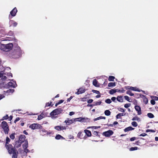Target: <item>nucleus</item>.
<instances>
[{
  "instance_id": "nucleus-1",
  "label": "nucleus",
  "mask_w": 158,
  "mask_h": 158,
  "mask_svg": "<svg viewBox=\"0 0 158 158\" xmlns=\"http://www.w3.org/2000/svg\"><path fill=\"white\" fill-rule=\"evenodd\" d=\"M10 139L8 137H7L6 139V147L8 151V152L11 153V152L10 149H11L12 148H13L11 145L8 144V143L10 142Z\"/></svg>"
},
{
  "instance_id": "nucleus-2",
  "label": "nucleus",
  "mask_w": 158,
  "mask_h": 158,
  "mask_svg": "<svg viewBox=\"0 0 158 158\" xmlns=\"http://www.w3.org/2000/svg\"><path fill=\"white\" fill-rule=\"evenodd\" d=\"M2 127L4 129L5 134H7L9 131V129L7 123L5 121L2 122Z\"/></svg>"
},
{
  "instance_id": "nucleus-3",
  "label": "nucleus",
  "mask_w": 158,
  "mask_h": 158,
  "mask_svg": "<svg viewBox=\"0 0 158 158\" xmlns=\"http://www.w3.org/2000/svg\"><path fill=\"white\" fill-rule=\"evenodd\" d=\"M62 110L61 109H57L53 110L50 114L51 116H54L57 115L62 112Z\"/></svg>"
},
{
  "instance_id": "nucleus-4",
  "label": "nucleus",
  "mask_w": 158,
  "mask_h": 158,
  "mask_svg": "<svg viewBox=\"0 0 158 158\" xmlns=\"http://www.w3.org/2000/svg\"><path fill=\"white\" fill-rule=\"evenodd\" d=\"M41 125L38 123H33L29 126V127L32 130L40 129L41 128Z\"/></svg>"
},
{
  "instance_id": "nucleus-5",
  "label": "nucleus",
  "mask_w": 158,
  "mask_h": 158,
  "mask_svg": "<svg viewBox=\"0 0 158 158\" xmlns=\"http://www.w3.org/2000/svg\"><path fill=\"white\" fill-rule=\"evenodd\" d=\"M11 152V153L8 152L9 154H13L12 158H17V155L18 154V151L14 149L13 148H12L11 149H10Z\"/></svg>"
},
{
  "instance_id": "nucleus-6",
  "label": "nucleus",
  "mask_w": 158,
  "mask_h": 158,
  "mask_svg": "<svg viewBox=\"0 0 158 158\" xmlns=\"http://www.w3.org/2000/svg\"><path fill=\"white\" fill-rule=\"evenodd\" d=\"M89 119L87 118L79 117L75 118V122H85L87 120Z\"/></svg>"
},
{
  "instance_id": "nucleus-7",
  "label": "nucleus",
  "mask_w": 158,
  "mask_h": 158,
  "mask_svg": "<svg viewBox=\"0 0 158 158\" xmlns=\"http://www.w3.org/2000/svg\"><path fill=\"white\" fill-rule=\"evenodd\" d=\"M113 133V132L112 130H109L107 131L103 132L102 134L106 137H108L112 135Z\"/></svg>"
},
{
  "instance_id": "nucleus-8",
  "label": "nucleus",
  "mask_w": 158,
  "mask_h": 158,
  "mask_svg": "<svg viewBox=\"0 0 158 158\" xmlns=\"http://www.w3.org/2000/svg\"><path fill=\"white\" fill-rule=\"evenodd\" d=\"M75 122V118L70 119L69 118H67L65 120L64 122L65 123L66 125H69Z\"/></svg>"
},
{
  "instance_id": "nucleus-9",
  "label": "nucleus",
  "mask_w": 158,
  "mask_h": 158,
  "mask_svg": "<svg viewBox=\"0 0 158 158\" xmlns=\"http://www.w3.org/2000/svg\"><path fill=\"white\" fill-rule=\"evenodd\" d=\"M13 44H6V52H8L10 50H11L13 48Z\"/></svg>"
},
{
  "instance_id": "nucleus-10",
  "label": "nucleus",
  "mask_w": 158,
  "mask_h": 158,
  "mask_svg": "<svg viewBox=\"0 0 158 158\" xmlns=\"http://www.w3.org/2000/svg\"><path fill=\"white\" fill-rule=\"evenodd\" d=\"M135 110L137 111L138 115H140L142 114L141 108L138 105H135Z\"/></svg>"
},
{
  "instance_id": "nucleus-11",
  "label": "nucleus",
  "mask_w": 158,
  "mask_h": 158,
  "mask_svg": "<svg viewBox=\"0 0 158 158\" xmlns=\"http://www.w3.org/2000/svg\"><path fill=\"white\" fill-rule=\"evenodd\" d=\"M85 91V89L81 88L78 89L77 91L75 93L77 94L78 95L84 93Z\"/></svg>"
},
{
  "instance_id": "nucleus-12",
  "label": "nucleus",
  "mask_w": 158,
  "mask_h": 158,
  "mask_svg": "<svg viewBox=\"0 0 158 158\" xmlns=\"http://www.w3.org/2000/svg\"><path fill=\"white\" fill-rule=\"evenodd\" d=\"M12 81H13V80H12ZM8 85L9 87H12L14 88L17 85L16 82L14 81L9 82L8 83Z\"/></svg>"
},
{
  "instance_id": "nucleus-13",
  "label": "nucleus",
  "mask_w": 158,
  "mask_h": 158,
  "mask_svg": "<svg viewBox=\"0 0 158 158\" xmlns=\"http://www.w3.org/2000/svg\"><path fill=\"white\" fill-rule=\"evenodd\" d=\"M17 10L16 7L14 8L10 12V14L12 16H15L17 12Z\"/></svg>"
},
{
  "instance_id": "nucleus-14",
  "label": "nucleus",
  "mask_w": 158,
  "mask_h": 158,
  "mask_svg": "<svg viewBox=\"0 0 158 158\" xmlns=\"http://www.w3.org/2000/svg\"><path fill=\"white\" fill-rule=\"evenodd\" d=\"M25 139V136L24 135H20L19 138V141L20 143L23 142Z\"/></svg>"
},
{
  "instance_id": "nucleus-15",
  "label": "nucleus",
  "mask_w": 158,
  "mask_h": 158,
  "mask_svg": "<svg viewBox=\"0 0 158 158\" xmlns=\"http://www.w3.org/2000/svg\"><path fill=\"white\" fill-rule=\"evenodd\" d=\"M127 89H130L131 90H132L136 91H138L139 92L140 91V90L139 89H138L136 87H130L128 86L127 88Z\"/></svg>"
},
{
  "instance_id": "nucleus-16",
  "label": "nucleus",
  "mask_w": 158,
  "mask_h": 158,
  "mask_svg": "<svg viewBox=\"0 0 158 158\" xmlns=\"http://www.w3.org/2000/svg\"><path fill=\"white\" fill-rule=\"evenodd\" d=\"M120 90H118V89H114L110 90L109 93L111 94H113L114 93H115L116 92H120Z\"/></svg>"
},
{
  "instance_id": "nucleus-17",
  "label": "nucleus",
  "mask_w": 158,
  "mask_h": 158,
  "mask_svg": "<svg viewBox=\"0 0 158 158\" xmlns=\"http://www.w3.org/2000/svg\"><path fill=\"white\" fill-rule=\"evenodd\" d=\"M0 49L4 51H5V50H6V44H0Z\"/></svg>"
},
{
  "instance_id": "nucleus-18",
  "label": "nucleus",
  "mask_w": 158,
  "mask_h": 158,
  "mask_svg": "<svg viewBox=\"0 0 158 158\" xmlns=\"http://www.w3.org/2000/svg\"><path fill=\"white\" fill-rule=\"evenodd\" d=\"M93 85L97 87H98L99 86V84L98 83L96 79H94L93 82Z\"/></svg>"
},
{
  "instance_id": "nucleus-19",
  "label": "nucleus",
  "mask_w": 158,
  "mask_h": 158,
  "mask_svg": "<svg viewBox=\"0 0 158 158\" xmlns=\"http://www.w3.org/2000/svg\"><path fill=\"white\" fill-rule=\"evenodd\" d=\"M84 132L88 136L90 137L91 136V133L90 131L87 130H84Z\"/></svg>"
},
{
  "instance_id": "nucleus-20",
  "label": "nucleus",
  "mask_w": 158,
  "mask_h": 158,
  "mask_svg": "<svg viewBox=\"0 0 158 158\" xmlns=\"http://www.w3.org/2000/svg\"><path fill=\"white\" fill-rule=\"evenodd\" d=\"M153 98H154L152 99L151 101V103L152 105H154L155 103V102L154 100H158V97H154Z\"/></svg>"
},
{
  "instance_id": "nucleus-21",
  "label": "nucleus",
  "mask_w": 158,
  "mask_h": 158,
  "mask_svg": "<svg viewBox=\"0 0 158 158\" xmlns=\"http://www.w3.org/2000/svg\"><path fill=\"white\" fill-rule=\"evenodd\" d=\"M134 129V128L131 127H129L126 128L124 130V131L125 132H127L129 131H131Z\"/></svg>"
},
{
  "instance_id": "nucleus-22",
  "label": "nucleus",
  "mask_w": 158,
  "mask_h": 158,
  "mask_svg": "<svg viewBox=\"0 0 158 158\" xmlns=\"http://www.w3.org/2000/svg\"><path fill=\"white\" fill-rule=\"evenodd\" d=\"M117 99L118 102H123V97L122 96H118L117 98Z\"/></svg>"
},
{
  "instance_id": "nucleus-23",
  "label": "nucleus",
  "mask_w": 158,
  "mask_h": 158,
  "mask_svg": "<svg viewBox=\"0 0 158 158\" xmlns=\"http://www.w3.org/2000/svg\"><path fill=\"white\" fill-rule=\"evenodd\" d=\"M106 118L105 117H102V116H100L99 117H98L96 118H94V121H95L97 120H100V119H105Z\"/></svg>"
},
{
  "instance_id": "nucleus-24",
  "label": "nucleus",
  "mask_w": 158,
  "mask_h": 158,
  "mask_svg": "<svg viewBox=\"0 0 158 158\" xmlns=\"http://www.w3.org/2000/svg\"><path fill=\"white\" fill-rule=\"evenodd\" d=\"M132 120L133 121L136 120L138 121H140V118L138 117L137 116H135V117H133L132 119Z\"/></svg>"
},
{
  "instance_id": "nucleus-25",
  "label": "nucleus",
  "mask_w": 158,
  "mask_h": 158,
  "mask_svg": "<svg viewBox=\"0 0 158 158\" xmlns=\"http://www.w3.org/2000/svg\"><path fill=\"white\" fill-rule=\"evenodd\" d=\"M116 85L115 83L114 82H110L108 83V86L110 87H113V86H114Z\"/></svg>"
},
{
  "instance_id": "nucleus-26",
  "label": "nucleus",
  "mask_w": 158,
  "mask_h": 158,
  "mask_svg": "<svg viewBox=\"0 0 158 158\" xmlns=\"http://www.w3.org/2000/svg\"><path fill=\"white\" fill-rule=\"evenodd\" d=\"M55 138L56 139H64L63 137L61 135H57L56 136Z\"/></svg>"
},
{
  "instance_id": "nucleus-27",
  "label": "nucleus",
  "mask_w": 158,
  "mask_h": 158,
  "mask_svg": "<svg viewBox=\"0 0 158 158\" xmlns=\"http://www.w3.org/2000/svg\"><path fill=\"white\" fill-rule=\"evenodd\" d=\"M44 114L43 113H41L40 115L38 116V120H40L42 119L44 117Z\"/></svg>"
},
{
  "instance_id": "nucleus-28",
  "label": "nucleus",
  "mask_w": 158,
  "mask_h": 158,
  "mask_svg": "<svg viewBox=\"0 0 158 158\" xmlns=\"http://www.w3.org/2000/svg\"><path fill=\"white\" fill-rule=\"evenodd\" d=\"M105 114L107 116H109L110 114V112L109 110H107L105 111Z\"/></svg>"
},
{
  "instance_id": "nucleus-29",
  "label": "nucleus",
  "mask_w": 158,
  "mask_h": 158,
  "mask_svg": "<svg viewBox=\"0 0 158 158\" xmlns=\"http://www.w3.org/2000/svg\"><path fill=\"white\" fill-rule=\"evenodd\" d=\"M114 78L115 77H114L113 76H110L109 77L108 80L109 81H113Z\"/></svg>"
},
{
  "instance_id": "nucleus-30",
  "label": "nucleus",
  "mask_w": 158,
  "mask_h": 158,
  "mask_svg": "<svg viewBox=\"0 0 158 158\" xmlns=\"http://www.w3.org/2000/svg\"><path fill=\"white\" fill-rule=\"evenodd\" d=\"M10 23H12L13 24V25L14 27H15L17 26V23L16 22L13 21L11 20L10 21Z\"/></svg>"
},
{
  "instance_id": "nucleus-31",
  "label": "nucleus",
  "mask_w": 158,
  "mask_h": 158,
  "mask_svg": "<svg viewBox=\"0 0 158 158\" xmlns=\"http://www.w3.org/2000/svg\"><path fill=\"white\" fill-rule=\"evenodd\" d=\"M147 115L148 117L152 118L154 117V115L151 113H148L147 114Z\"/></svg>"
},
{
  "instance_id": "nucleus-32",
  "label": "nucleus",
  "mask_w": 158,
  "mask_h": 158,
  "mask_svg": "<svg viewBox=\"0 0 158 158\" xmlns=\"http://www.w3.org/2000/svg\"><path fill=\"white\" fill-rule=\"evenodd\" d=\"M131 124L133 127H136L138 125L137 123L135 121L132 122L131 123Z\"/></svg>"
},
{
  "instance_id": "nucleus-33",
  "label": "nucleus",
  "mask_w": 158,
  "mask_h": 158,
  "mask_svg": "<svg viewBox=\"0 0 158 158\" xmlns=\"http://www.w3.org/2000/svg\"><path fill=\"white\" fill-rule=\"evenodd\" d=\"M127 94L130 95L131 96H133L134 95V94L132 93L131 92L130 90H128L127 91Z\"/></svg>"
},
{
  "instance_id": "nucleus-34",
  "label": "nucleus",
  "mask_w": 158,
  "mask_h": 158,
  "mask_svg": "<svg viewBox=\"0 0 158 158\" xmlns=\"http://www.w3.org/2000/svg\"><path fill=\"white\" fill-rule=\"evenodd\" d=\"M55 129L58 131H61L60 126H56L55 127Z\"/></svg>"
},
{
  "instance_id": "nucleus-35",
  "label": "nucleus",
  "mask_w": 158,
  "mask_h": 158,
  "mask_svg": "<svg viewBox=\"0 0 158 158\" xmlns=\"http://www.w3.org/2000/svg\"><path fill=\"white\" fill-rule=\"evenodd\" d=\"M28 146V143L27 142H25L23 145V148H27Z\"/></svg>"
},
{
  "instance_id": "nucleus-36",
  "label": "nucleus",
  "mask_w": 158,
  "mask_h": 158,
  "mask_svg": "<svg viewBox=\"0 0 158 158\" xmlns=\"http://www.w3.org/2000/svg\"><path fill=\"white\" fill-rule=\"evenodd\" d=\"M138 148L137 147H132L130 148V151H133L134 150H135L138 149Z\"/></svg>"
},
{
  "instance_id": "nucleus-37",
  "label": "nucleus",
  "mask_w": 158,
  "mask_h": 158,
  "mask_svg": "<svg viewBox=\"0 0 158 158\" xmlns=\"http://www.w3.org/2000/svg\"><path fill=\"white\" fill-rule=\"evenodd\" d=\"M143 101L146 104H147L148 102V100L146 98L144 97L143 99Z\"/></svg>"
},
{
  "instance_id": "nucleus-38",
  "label": "nucleus",
  "mask_w": 158,
  "mask_h": 158,
  "mask_svg": "<svg viewBox=\"0 0 158 158\" xmlns=\"http://www.w3.org/2000/svg\"><path fill=\"white\" fill-rule=\"evenodd\" d=\"M15 133H12V134L10 135V138L12 139H15Z\"/></svg>"
},
{
  "instance_id": "nucleus-39",
  "label": "nucleus",
  "mask_w": 158,
  "mask_h": 158,
  "mask_svg": "<svg viewBox=\"0 0 158 158\" xmlns=\"http://www.w3.org/2000/svg\"><path fill=\"white\" fill-rule=\"evenodd\" d=\"M105 102L106 103H108V104H110L111 102V101L110 99H106L105 100Z\"/></svg>"
},
{
  "instance_id": "nucleus-40",
  "label": "nucleus",
  "mask_w": 158,
  "mask_h": 158,
  "mask_svg": "<svg viewBox=\"0 0 158 158\" xmlns=\"http://www.w3.org/2000/svg\"><path fill=\"white\" fill-rule=\"evenodd\" d=\"M124 98H125V99L127 100V101H128L130 102H131V101H130V98H129L128 96H124Z\"/></svg>"
},
{
  "instance_id": "nucleus-41",
  "label": "nucleus",
  "mask_w": 158,
  "mask_h": 158,
  "mask_svg": "<svg viewBox=\"0 0 158 158\" xmlns=\"http://www.w3.org/2000/svg\"><path fill=\"white\" fill-rule=\"evenodd\" d=\"M123 116V114L122 113H120L116 115V118H119L120 117H121L122 116Z\"/></svg>"
},
{
  "instance_id": "nucleus-42",
  "label": "nucleus",
  "mask_w": 158,
  "mask_h": 158,
  "mask_svg": "<svg viewBox=\"0 0 158 158\" xmlns=\"http://www.w3.org/2000/svg\"><path fill=\"white\" fill-rule=\"evenodd\" d=\"M95 104L94 105H99L101 103V102H94Z\"/></svg>"
},
{
  "instance_id": "nucleus-43",
  "label": "nucleus",
  "mask_w": 158,
  "mask_h": 158,
  "mask_svg": "<svg viewBox=\"0 0 158 158\" xmlns=\"http://www.w3.org/2000/svg\"><path fill=\"white\" fill-rule=\"evenodd\" d=\"M91 127L92 128H93L94 129H96L100 128V127L93 126V127H89L87 128L89 129Z\"/></svg>"
},
{
  "instance_id": "nucleus-44",
  "label": "nucleus",
  "mask_w": 158,
  "mask_h": 158,
  "mask_svg": "<svg viewBox=\"0 0 158 158\" xmlns=\"http://www.w3.org/2000/svg\"><path fill=\"white\" fill-rule=\"evenodd\" d=\"M131 105V104H126L124 105V107L126 108H127L129 107Z\"/></svg>"
},
{
  "instance_id": "nucleus-45",
  "label": "nucleus",
  "mask_w": 158,
  "mask_h": 158,
  "mask_svg": "<svg viewBox=\"0 0 158 158\" xmlns=\"http://www.w3.org/2000/svg\"><path fill=\"white\" fill-rule=\"evenodd\" d=\"M92 91L94 93H95L97 94H100V92L98 91L93 90Z\"/></svg>"
},
{
  "instance_id": "nucleus-46",
  "label": "nucleus",
  "mask_w": 158,
  "mask_h": 158,
  "mask_svg": "<svg viewBox=\"0 0 158 158\" xmlns=\"http://www.w3.org/2000/svg\"><path fill=\"white\" fill-rule=\"evenodd\" d=\"M61 130H65L66 129V127L65 126H60Z\"/></svg>"
},
{
  "instance_id": "nucleus-47",
  "label": "nucleus",
  "mask_w": 158,
  "mask_h": 158,
  "mask_svg": "<svg viewBox=\"0 0 158 158\" xmlns=\"http://www.w3.org/2000/svg\"><path fill=\"white\" fill-rule=\"evenodd\" d=\"M8 118V116L7 115H6L5 116H4L2 118V120L6 119Z\"/></svg>"
},
{
  "instance_id": "nucleus-48",
  "label": "nucleus",
  "mask_w": 158,
  "mask_h": 158,
  "mask_svg": "<svg viewBox=\"0 0 158 158\" xmlns=\"http://www.w3.org/2000/svg\"><path fill=\"white\" fill-rule=\"evenodd\" d=\"M8 93L11 92L12 93H13L14 92V89H9L8 90Z\"/></svg>"
},
{
  "instance_id": "nucleus-49",
  "label": "nucleus",
  "mask_w": 158,
  "mask_h": 158,
  "mask_svg": "<svg viewBox=\"0 0 158 158\" xmlns=\"http://www.w3.org/2000/svg\"><path fill=\"white\" fill-rule=\"evenodd\" d=\"M93 100L92 99H89L88 100L87 102L88 103H91L93 102Z\"/></svg>"
},
{
  "instance_id": "nucleus-50",
  "label": "nucleus",
  "mask_w": 158,
  "mask_h": 158,
  "mask_svg": "<svg viewBox=\"0 0 158 158\" xmlns=\"http://www.w3.org/2000/svg\"><path fill=\"white\" fill-rule=\"evenodd\" d=\"M111 99L113 101L115 102L116 99V98L115 97H113L111 98Z\"/></svg>"
},
{
  "instance_id": "nucleus-51",
  "label": "nucleus",
  "mask_w": 158,
  "mask_h": 158,
  "mask_svg": "<svg viewBox=\"0 0 158 158\" xmlns=\"http://www.w3.org/2000/svg\"><path fill=\"white\" fill-rule=\"evenodd\" d=\"M75 114V113L73 112H70L69 113V115H70V116H72V115H73V114Z\"/></svg>"
},
{
  "instance_id": "nucleus-52",
  "label": "nucleus",
  "mask_w": 158,
  "mask_h": 158,
  "mask_svg": "<svg viewBox=\"0 0 158 158\" xmlns=\"http://www.w3.org/2000/svg\"><path fill=\"white\" fill-rule=\"evenodd\" d=\"M24 152H26V153H27V152H29V150L27 149V148H24Z\"/></svg>"
},
{
  "instance_id": "nucleus-53",
  "label": "nucleus",
  "mask_w": 158,
  "mask_h": 158,
  "mask_svg": "<svg viewBox=\"0 0 158 158\" xmlns=\"http://www.w3.org/2000/svg\"><path fill=\"white\" fill-rule=\"evenodd\" d=\"M135 139V137H133L130 139V140L131 141H134Z\"/></svg>"
},
{
  "instance_id": "nucleus-54",
  "label": "nucleus",
  "mask_w": 158,
  "mask_h": 158,
  "mask_svg": "<svg viewBox=\"0 0 158 158\" xmlns=\"http://www.w3.org/2000/svg\"><path fill=\"white\" fill-rule=\"evenodd\" d=\"M98 134V132L97 131H94L93 132V134L95 135H97Z\"/></svg>"
},
{
  "instance_id": "nucleus-55",
  "label": "nucleus",
  "mask_w": 158,
  "mask_h": 158,
  "mask_svg": "<svg viewBox=\"0 0 158 158\" xmlns=\"http://www.w3.org/2000/svg\"><path fill=\"white\" fill-rule=\"evenodd\" d=\"M2 78L3 79V80H5L6 78V76H3L2 75Z\"/></svg>"
},
{
  "instance_id": "nucleus-56",
  "label": "nucleus",
  "mask_w": 158,
  "mask_h": 158,
  "mask_svg": "<svg viewBox=\"0 0 158 158\" xmlns=\"http://www.w3.org/2000/svg\"><path fill=\"white\" fill-rule=\"evenodd\" d=\"M63 102V100H60L58 102V104H61V103H62Z\"/></svg>"
},
{
  "instance_id": "nucleus-57",
  "label": "nucleus",
  "mask_w": 158,
  "mask_h": 158,
  "mask_svg": "<svg viewBox=\"0 0 158 158\" xmlns=\"http://www.w3.org/2000/svg\"><path fill=\"white\" fill-rule=\"evenodd\" d=\"M4 96L0 94V100L1 99H2L4 98Z\"/></svg>"
},
{
  "instance_id": "nucleus-58",
  "label": "nucleus",
  "mask_w": 158,
  "mask_h": 158,
  "mask_svg": "<svg viewBox=\"0 0 158 158\" xmlns=\"http://www.w3.org/2000/svg\"><path fill=\"white\" fill-rule=\"evenodd\" d=\"M146 134L145 133L141 134L140 135V136H144L146 135Z\"/></svg>"
},
{
  "instance_id": "nucleus-59",
  "label": "nucleus",
  "mask_w": 158,
  "mask_h": 158,
  "mask_svg": "<svg viewBox=\"0 0 158 158\" xmlns=\"http://www.w3.org/2000/svg\"><path fill=\"white\" fill-rule=\"evenodd\" d=\"M81 100L83 102H85L86 100V98H81Z\"/></svg>"
},
{
  "instance_id": "nucleus-60",
  "label": "nucleus",
  "mask_w": 158,
  "mask_h": 158,
  "mask_svg": "<svg viewBox=\"0 0 158 158\" xmlns=\"http://www.w3.org/2000/svg\"><path fill=\"white\" fill-rule=\"evenodd\" d=\"M7 76H10L11 77H12V74L10 73H8V74H7Z\"/></svg>"
},
{
  "instance_id": "nucleus-61",
  "label": "nucleus",
  "mask_w": 158,
  "mask_h": 158,
  "mask_svg": "<svg viewBox=\"0 0 158 158\" xmlns=\"http://www.w3.org/2000/svg\"><path fill=\"white\" fill-rule=\"evenodd\" d=\"M120 111L122 112H124L125 111L124 110L123 108H120Z\"/></svg>"
},
{
  "instance_id": "nucleus-62",
  "label": "nucleus",
  "mask_w": 158,
  "mask_h": 158,
  "mask_svg": "<svg viewBox=\"0 0 158 158\" xmlns=\"http://www.w3.org/2000/svg\"><path fill=\"white\" fill-rule=\"evenodd\" d=\"M133 104L135 106V105H137V102H136V101H134L133 102Z\"/></svg>"
},
{
  "instance_id": "nucleus-63",
  "label": "nucleus",
  "mask_w": 158,
  "mask_h": 158,
  "mask_svg": "<svg viewBox=\"0 0 158 158\" xmlns=\"http://www.w3.org/2000/svg\"><path fill=\"white\" fill-rule=\"evenodd\" d=\"M72 96L70 97L69 98L67 99L68 101H69L70 100H71L72 98Z\"/></svg>"
},
{
  "instance_id": "nucleus-64",
  "label": "nucleus",
  "mask_w": 158,
  "mask_h": 158,
  "mask_svg": "<svg viewBox=\"0 0 158 158\" xmlns=\"http://www.w3.org/2000/svg\"><path fill=\"white\" fill-rule=\"evenodd\" d=\"M19 120V118H16V119L15 121V123L16 122L18 121Z\"/></svg>"
}]
</instances>
